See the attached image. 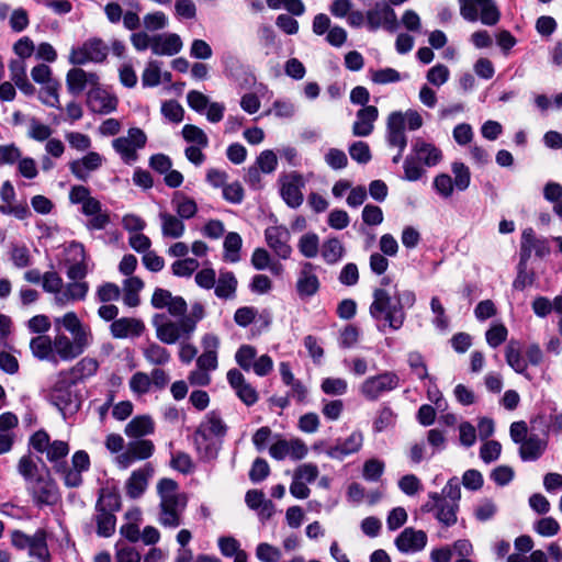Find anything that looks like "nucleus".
<instances>
[{"label":"nucleus","instance_id":"nucleus-1","mask_svg":"<svg viewBox=\"0 0 562 562\" xmlns=\"http://www.w3.org/2000/svg\"><path fill=\"white\" fill-rule=\"evenodd\" d=\"M205 317L204 305L195 302L191 305L187 316L171 321L164 313L155 314L151 318V325L155 328L157 339L166 345H173L181 341L179 358L183 363H190L198 355V349L192 344L187 342L193 336L198 323Z\"/></svg>","mask_w":562,"mask_h":562},{"label":"nucleus","instance_id":"nucleus-2","mask_svg":"<svg viewBox=\"0 0 562 562\" xmlns=\"http://www.w3.org/2000/svg\"><path fill=\"white\" fill-rule=\"evenodd\" d=\"M415 301L414 292L408 290L396 291L392 296L384 289H375L369 313L375 321H384L390 328L397 330L404 324L405 307H412Z\"/></svg>","mask_w":562,"mask_h":562},{"label":"nucleus","instance_id":"nucleus-3","mask_svg":"<svg viewBox=\"0 0 562 562\" xmlns=\"http://www.w3.org/2000/svg\"><path fill=\"white\" fill-rule=\"evenodd\" d=\"M461 487L457 477H451L441 493L430 492L428 501L422 506V512L434 513L436 519L445 527L457 524Z\"/></svg>","mask_w":562,"mask_h":562},{"label":"nucleus","instance_id":"nucleus-4","mask_svg":"<svg viewBox=\"0 0 562 562\" xmlns=\"http://www.w3.org/2000/svg\"><path fill=\"white\" fill-rule=\"evenodd\" d=\"M157 494L160 499L158 522L165 528L179 527L188 503L186 494L180 493L178 483L168 477L157 483Z\"/></svg>","mask_w":562,"mask_h":562},{"label":"nucleus","instance_id":"nucleus-5","mask_svg":"<svg viewBox=\"0 0 562 562\" xmlns=\"http://www.w3.org/2000/svg\"><path fill=\"white\" fill-rule=\"evenodd\" d=\"M423 126V117L415 110H407L406 112L394 111L390 113L386 121V142L389 146L396 147L397 154L393 157L392 161L398 164L402 159L403 153L407 146V137L405 128L408 131H417Z\"/></svg>","mask_w":562,"mask_h":562},{"label":"nucleus","instance_id":"nucleus-6","mask_svg":"<svg viewBox=\"0 0 562 562\" xmlns=\"http://www.w3.org/2000/svg\"><path fill=\"white\" fill-rule=\"evenodd\" d=\"M442 159L441 150L431 143L424 139H416L412 145V154L407 155L404 159V180L417 181L419 180L425 170L422 164L426 167H434Z\"/></svg>","mask_w":562,"mask_h":562},{"label":"nucleus","instance_id":"nucleus-7","mask_svg":"<svg viewBox=\"0 0 562 562\" xmlns=\"http://www.w3.org/2000/svg\"><path fill=\"white\" fill-rule=\"evenodd\" d=\"M72 382L69 381V373L61 371L50 389L49 400L64 415L75 413L80 408V400L72 391Z\"/></svg>","mask_w":562,"mask_h":562},{"label":"nucleus","instance_id":"nucleus-8","mask_svg":"<svg viewBox=\"0 0 562 562\" xmlns=\"http://www.w3.org/2000/svg\"><path fill=\"white\" fill-rule=\"evenodd\" d=\"M116 509H119L116 496L109 494L99 497L94 514L97 535L99 537L109 538L115 532L116 517L113 512Z\"/></svg>","mask_w":562,"mask_h":562},{"label":"nucleus","instance_id":"nucleus-9","mask_svg":"<svg viewBox=\"0 0 562 562\" xmlns=\"http://www.w3.org/2000/svg\"><path fill=\"white\" fill-rule=\"evenodd\" d=\"M146 142L147 136L143 130L131 127L126 136L112 140V147L126 165H132L138 159L137 150L144 148Z\"/></svg>","mask_w":562,"mask_h":562},{"label":"nucleus","instance_id":"nucleus-10","mask_svg":"<svg viewBox=\"0 0 562 562\" xmlns=\"http://www.w3.org/2000/svg\"><path fill=\"white\" fill-rule=\"evenodd\" d=\"M461 15L471 22L481 21L493 25L499 19V12L493 0H460Z\"/></svg>","mask_w":562,"mask_h":562},{"label":"nucleus","instance_id":"nucleus-11","mask_svg":"<svg viewBox=\"0 0 562 562\" xmlns=\"http://www.w3.org/2000/svg\"><path fill=\"white\" fill-rule=\"evenodd\" d=\"M400 378L393 371H385L381 374L367 378L360 385V394L368 401L379 400L385 392L398 387Z\"/></svg>","mask_w":562,"mask_h":562},{"label":"nucleus","instance_id":"nucleus-12","mask_svg":"<svg viewBox=\"0 0 562 562\" xmlns=\"http://www.w3.org/2000/svg\"><path fill=\"white\" fill-rule=\"evenodd\" d=\"M109 53L108 45L101 38H91L80 47L72 48L69 61L72 65H85L88 63H103Z\"/></svg>","mask_w":562,"mask_h":562},{"label":"nucleus","instance_id":"nucleus-13","mask_svg":"<svg viewBox=\"0 0 562 562\" xmlns=\"http://www.w3.org/2000/svg\"><path fill=\"white\" fill-rule=\"evenodd\" d=\"M91 342L85 341L80 338H69L64 333H57L53 339V347L55 353V363L61 361H71L81 356Z\"/></svg>","mask_w":562,"mask_h":562},{"label":"nucleus","instance_id":"nucleus-14","mask_svg":"<svg viewBox=\"0 0 562 562\" xmlns=\"http://www.w3.org/2000/svg\"><path fill=\"white\" fill-rule=\"evenodd\" d=\"M155 451V445L148 439L130 441L125 450L115 458L116 465L126 470L136 461L149 459Z\"/></svg>","mask_w":562,"mask_h":562},{"label":"nucleus","instance_id":"nucleus-15","mask_svg":"<svg viewBox=\"0 0 562 562\" xmlns=\"http://www.w3.org/2000/svg\"><path fill=\"white\" fill-rule=\"evenodd\" d=\"M265 240L268 247L280 259L286 260L292 255V247L290 245L291 233L283 225H273L265 229Z\"/></svg>","mask_w":562,"mask_h":562},{"label":"nucleus","instance_id":"nucleus-16","mask_svg":"<svg viewBox=\"0 0 562 562\" xmlns=\"http://www.w3.org/2000/svg\"><path fill=\"white\" fill-rule=\"evenodd\" d=\"M315 271L316 266L314 263L310 261L302 262L295 283L300 299H310L318 292L321 282Z\"/></svg>","mask_w":562,"mask_h":562},{"label":"nucleus","instance_id":"nucleus-17","mask_svg":"<svg viewBox=\"0 0 562 562\" xmlns=\"http://www.w3.org/2000/svg\"><path fill=\"white\" fill-rule=\"evenodd\" d=\"M155 308H167L173 317H184L188 311V304L182 296H173L170 291L157 288L150 300Z\"/></svg>","mask_w":562,"mask_h":562},{"label":"nucleus","instance_id":"nucleus-18","mask_svg":"<svg viewBox=\"0 0 562 562\" xmlns=\"http://www.w3.org/2000/svg\"><path fill=\"white\" fill-rule=\"evenodd\" d=\"M55 328L59 331L60 327L65 328L74 338H80L85 341H93V335L88 325H85L75 312H67L60 317L54 319Z\"/></svg>","mask_w":562,"mask_h":562},{"label":"nucleus","instance_id":"nucleus-19","mask_svg":"<svg viewBox=\"0 0 562 562\" xmlns=\"http://www.w3.org/2000/svg\"><path fill=\"white\" fill-rule=\"evenodd\" d=\"M30 492L34 502L40 505H54L59 498L55 482L48 477L38 476L31 482Z\"/></svg>","mask_w":562,"mask_h":562},{"label":"nucleus","instance_id":"nucleus-20","mask_svg":"<svg viewBox=\"0 0 562 562\" xmlns=\"http://www.w3.org/2000/svg\"><path fill=\"white\" fill-rule=\"evenodd\" d=\"M269 453L276 460H283L288 457L301 460L307 454V447L301 439H279L271 445Z\"/></svg>","mask_w":562,"mask_h":562},{"label":"nucleus","instance_id":"nucleus-21","mask_svg":"<svg viewBox=\"0 0 562 562\" xmlns=\"http://www.w3.org/2000/svg\"><path fill=\"white\" fill-rule=\"evenodd\" d=\"M532 252L538 257L543 258L550 254V247L546 239H539L536 237L532 228H526L521 235V266L527 265Z\"/></svg>","mask_w":562,"mask_h":562},{"label":"nucleus","instance_id":"nucleus-22","mask_svg":"<svg viewBox=\"0 0 562 562\" xmlns=\"http://www.w3.org/2000/svg\"><path fill=\"white\" fill-rule=\"evenodd\" d=\"M154 474V467L151 463H146L144 467L134 470L125 482L126 495L133 499L140 497L148 486V481Z\"/></svg>","mask_w":562,"mask_h":562},{"label":"nucleus","instance_id":"nucleus-23","mask_svg":"<svg viewBox=\"0 0 562 562\" xmlns=\"http://www.w3.org/2000/svg\"><path fill=\"white\" fill-rule=\"evenodd\" d=\"M227 381L245 405L251 406L257 403L259 398L258 392L246 381L244 374L239 370L231 369L227 372Z\"/></svg>","mask_w":562,"mask_h":562},{"label":"nucleus","instance_id":"nucleus-24","mask_svg":"<svg viewBox=\"0 0 562 562\" xmlns=\"http://www.w3.org/2000/svg\"><path fill=\"white\" fill-rule=\"evenodd\" d=\"M394 543L397 550L403 553L418 552L426 547L427 535L423 530L407 527L396 537Z\"/></svg>","mask_w":562,"mask_h":562},{"label":"nucleus","instance_id":"nucleus-25","mask_svg":"<svg viewBox=\"0 0 562 562\" xmlns=\"http://www.w3.org/2000/svg\"><path fill=\"white\" fill-rule=\"evenodd\" d=\"M362 445L363 434L355 430L346 439L337 440L336 445L329 447L325 452L331 459L342 460L347 456L358 452Z\"/></svg>","mask_w":562,"mask_h":562},{"label":"nucleus","instance_id":"nucleus-26","mask_svg":"<svg viewBox=\"0 0 562 562\" xmlns=\"http://www.w3.org/2000/svg\"><path fill=\"white\" fill-rule=\"evenodd\" d=\"M280 192L283 201L290 207H299L303 202V194L301 192V187L303 186V182L301 176L293 172L291 175L282 177L280 179Z\"/></svg>","mask_w":562,"mask_h":562},{"label":"nucleus","instance_id":"nucleus-27","mask_svg":"<svg viewBox=\"0 0 562 562\" xmlns=\"http://www.w3.org/2000/svg\"><path fill=\"white\" fill-rule=\"evenodd\" d=\"M87 103L92 112L109 114L116 110L119 100L109 91L101 88H94L88 92Z\"/></svg>","mask_w":562,"mask_h":562},{"label":"nucleus","instance_id":"nucleus-28","mask_svg":"<svg viewBox=\"0 0 562 562\" xmlns=\"http://www.w3.org/2000/svg\"><path fill=\"white\" fill-rule=\"evenodd\" d=\"M194 446L199 457L203 461H212L217 458L222 447V440L201 430H195L193 435Z\"/></svg>","mask_w":562,"mask_h":562},{"label":"nucleus","instance_id":"nucleus-29","mask_svg":"<svg viewBox=\"0 0 562 562\" xmlns=\"http://www.w3.org/2000/svg\"><path fill=\"white\" fill-rule=\"evenodd\" d=\"M103 164V157L97 151H89L80 159L69 162L71 173L81 181H87L89 173L98 170Z\"/></svg>","mask_w":562,"mask_h":562},{"label":"nucleus","instance_id":"nucleus-30","mask_svg":"<svg viewBox=\"0 0 562 562\" xmlns=\"http://www.w3.org/2000/svg\"><path fill=\"white\" fill-rule=\"evenodd\" d=\"M379 111L374 105H367L357 112L352 125V134L358 137L369 136L374 130V122L378 120Z\"/></svg>","mask_w":562,"mask_h":562},{"label":"nucleus","instance_id":"nucleus-31","mask_svg":"<svg viewBox=\"0 0 562 562\" xmlns=\"http://www.w3.org/2000/svg\"><path fill=\"white\" fill-rule=\"evenodd\" d=\"M89 284L86 281H70L63 283L60 292L54 297L55 304L65 306L76 301H83L88 294Z\"/></svg>","mask_w":562,"mask_h":562},{"label":"nucleus","instance_id":"nucleus-32","mask_svg":"<svg viewBox=\"0 0 562 562\" xmlns=\"http://www.w3.org/2000/svg\"><path fill=\"white\" fill-rule=\"evenodd\" d=\"M144 329V323L134 317H122L115 319L110 326L111 335L119 339L127 338L130 336L139 337Z\"/></svg>","mask_w":562,"mask_h":562},{"label":"nucleus","instance_id":"nucleus-33","mask_svg":"<svg viewBox=\"0 0 562 562\" xmlns=\"http://www.w3.org/2000/svg\"><path fill=\"white\" fill-rule=\"evenodd\" d=\"M247 506L256 510L261 520H268L274 513V505L270 499H267L265 493L259 490H249L245 495Z\"/></svg>","mask_w":562,"mask_h":562},{"label":"nucleus","instance_id":"nucleus-34","mask_svg":"<svg viewBox=\"0 0 562 562\" xmlns=\"http://www.w3.org/2000/svg\"><path fill=\"white\" fill-rule=\"evenodd\" d=\"M371 30L379 26H393L396 22L394 10L386 3H376L367 15Z\"/></svg>","mask_w":562,"mask_h":562},{"label":"nucleus","instance_id":"nucleus-35","mask_svg":"<svg viewBox=\"0 0 562 562\" xmlns=\"http://www.w3.org/2000/svg\"><path fill=\"white\" fill-rule=\"evenodd\" d=\"M69 200L72 204H81L82 214H91L99 210V200L91 196L89 188L85 186L71 187Z\"/></svg>","mask_w":562,"mask_h":562},{"label":"nucleus","instance_id":"nucleus-36","mask_svg":"<svg viewBox=\"0 0 562 562\" xmlns=\"http://www.w3.org/2000/svg\"><path fill=\"white\" fill-rule=\"evenodd\" d=\"M29 555L37 559L40 562H49L50 553L47 546V532L44 529H37L30 539L27 547Z\"/></svg>","mask_w":562,"mask_h":562},{"label":"nucleus","instance_id":"nucleus-37","mask_svg":"<svg viewBox=\"0 0 562 562\" xmlns=\"http://www.w3.org/2000/svg\"><path fill=\"white\" fill-rule=\"evenodd\" d=\"M547 448V441L538 435H530L519 448V457L522 461L538 460Z\"/></svg>","mask_w":562,"mask_h":562},{"label":"nucleus","instance_id":"nucleus-38","mask_svg":"<svg viewBox=\"0 0 562 562\" xmlns=\"http://www.w3.org/2000/svg\"><path fill=\"white\" fill-rule=\"evenodd\" d=\"M30 349L32 355L42 361L55 363L53 339L47 335H38L31 339Z\"/></svg>","mask_w":562,"mask_h":562},{"label":"nucleus","instance_id":"nucleus-39","mask_svg":"<svg viewBox=\"0 0 562 562\" xmlns=\"http://www.w3.org/2000/svg\"><path fill=\"white\" fill-rule=\"evenodd\" d=\"M155 430V424L150 416L140 415L131 419L124 429V432L130 438H142L144 436L153 434Z\"/></svg>","mask_w":562,"mask_h":562},{"label":"nucleus","instance_id":"nucleus-40","mask_svg":"<svg viewBox=\"0 0 562 562\" xmlns=\"http://www.w3.org/2000/svg\"><path fill=\"white\" fill-rule=\"evenodd\" d=\"M237 279L232 271H221L215 281L214 293L218 299H234L237 290Z\"/></svg>","mask_w":562,"mask_h":562},{"label":"nucleus","instance_id":"nucleus-41","mask_svg":"<svg viewBox=\"0 0 562 562\" xmlns=\"http://www.w3.org/2000/svg\"><path fill=\"white\" fill-rule=\"evenodd\" d=\"M505 359L507 364L518 374L528 378V362L522 358L518 341L510 340L505 349Z\"/></svg>","mask_w":562,"mask_h":562},{"label":"nucleus","instance_id":"nucleus-42","mask_svg":"<svg viewBox=\"0 0 562 562\" xmlns=\"http://www.w3.org/2000/svg\"><path fill=\"white\" fill-rule=\"evenodd\" d=\"M198 430L215 436L218 439H223L226 435L227 427L223 422L218 413L212 411L207 413L204 419L200 423Z\"/></svg>","mask_w":562,"mask_h":562},{"label":"nucleus","instance_id":"nucleus-43","mask_svg":"<svg viewBox=\"0 0 562 562\" xmlns=\"http://www.w3.org/2000/svg\"><path fill=\"white\" fill-rule=\"evenodd\" d=\"M198 430L215 436L218 439H223L226 435L227 427L223 422L218 413L212 411L207 413L204 419L200 423Z\"/></svg>","mask_w":562,"mask_h":562},{"label":"nucleus","instance_id":"nucleus-44","mask_svg":"<svg viewBox=\"0 0 562 562\" xmlns=\"http://www.w3.org/2000/svg\"><path fill=\"white\" fill-rule=\"evenodd\" d=\"M159 218L161 222V233L164 237L177 239L184 234L186 227L182 218L166 212L160 213Z\"/></svg>","mask_w":562,"mask_h":562},{"label":"nucleus","instance_id":"nucleus-45","mask_svg":"<svg viewBox=\"0 0 562 562\" xmlns=\"http://www.w3.org/2000/svg\"><path fill=\"white\" fill-rule=\"evenodd\" d=\"M346 249L342 243L336 238H328L321 246V255L327 265H335L342 259Z\"/></svg>","mask_w":562,"mask_h":562},{"label":"nucleus","instance_id":"nucleus-46","mask_svg":"<svg viewBox=\"0 0 562 562\" xmlns=\"http://www.w3.org/2000/svg\"><path fill=\"white\" fill-rule=\"evenodd\" d=\"M142 352L146 361L153 366H165L171 359L170 352L157 342H148Z\"/></svg>","mask_w":562,"mask_h":562},{"label":"nucleus","instance_id":"nucleus-47","mask_svg":"<svg viewBox=\"0 0 562 562\" xmlns=\"http://www.w3.org/2000/svg\"><path fill=\"white\" fill-rule=\"evenodd\" d=\"M171 203L178 216L182 220H189L193 217L198 211V206L194 200L179 191L173 193Z\"/></svg>","mask_w":562,"mask_h":562},{"label":"nucleus","instance_id":"nucleus-48","mask_svg":"<svg viewBox=\"0 0 562 562\" xmlns=\"http://www.w3.org/2000/svg\"><path fill=\"white\" fill-rule=\"evenodd\" d=\"M182 47L180 37H154L151 50L159 56H171L177 54Z\"/></svg>","mask_w":562,"mask_h":562},{"label":"nucleus","instance_id":"nucleus-49","mask_svg":"<svg viewBox=\"0 0 562 562\" xmlns=\"http://www.w3.org/2000/svg\"><path fill=\"white\" fill-rule=\"evenodd\" d=\"M297 249L304 258H315L321 250L318 235L313 232L302 235L297 241Z\"/></svg>","mask_w":562,"mask_h":562},{"label":"nucleus","instance_id":"nucleus-50","mask_svg":"<svg viewBox=\"0 0 562 562\" xmlns=\"http://www.w3.org/2000/svg\"><path fill=\"white\" fill-rule=\"evenodd\" d=\"M70 247L77 254L80 255L81 260L68 267L67 277L71 281H83V279L86 278V276L88 273V268L85 262V257H86L85 248L82 245L76 244V243L71 244Z\"/></svg>","mask_w":562,"mask_h":562},{"label":"nucleus","instance_id":"nucleus-51","mask_svg":"<svg viewBox=\"0 0 562 562\" xmlns=\"http://www.w3.org/2000/svg\"><path fill=\"white\" fill-rule=\"evenodd\" d=\"M98 369L99 362L94 358L86 357L78 361L68 373L82 380L94 375Z\"/></svg>","mask_w":562,"mask_h":562},{"label":"nucleus","instance_id":"nucleus-52","mask_svg":"<svg viewBox=\"0 0 562 562\" xmlns=\"http://www.w3.org/2000/svg\"><path fill=\"white\" fill-rule=\"evenodd\" d=\"M241 237L238 233L231 232L224 239V258L229 262L239 260V250L241 248Z\"/></svg>","mask_w":562,"mask_h":562},{"label":"nucleus","instance_id":"nucleus-53","mask_svg":"<svg viewBox=\"0 0 562 562\" xmlns=\"http://www.w3.org/2000/svg\"><path fill=\"white\" fill-rule=\"evenodd\" d=\"M370 79L375 85L394 83L402 80V75L394 68L370 69Z\"/></svg>","mask_w":562,"mask_h":562},{"label":"nucleus","instance_id":"nucleus-54","mask_svg":"<svg viewBox=\"0 0 562 562\" xmlns=\"http://www.w3.org/2000/svg\"><path fill=\"white\" fill-rule=\"evenodd\" d=\"M86 71L81 68H71L66 76L68 91L79 94L86 89Z\"/></svg>","mask_w":562,"mask_h":562},{"label":"nucleus","instance_id":"nucleus-55","mask_svg":"<svg viewBox=\"0 0 562 562\" xmlns=\"http://www.w3.org/2000/svg\"><path fill=\"white\" fill-rule=\"evenodd\" d=\"M257 358V350L254 346L241 345L235 353V361L245 371H250Z\"/></svg>","mask_w":562,"mask_h":562},{"label":"nucleus","instance_id":"nucleus-56","mask_svg":"<svg viewBox=\"0 0 562 562\" xmlns=\"http://www.w3.org/2000/svg\"><path fill=\"white\" fill-rule=\"evenodd\" d=\"M45 453L47 460L55 465H57V463H66L63 459L69 453V446L66 441L55 440L49 443Z\"/></svg>","mask_w":562,"mask_h":562},{"label":"nucleus","instance_id":"nucleus-57","mask_svg":"<svg viewBox=\"0 0 562 562\" xmlns=\"http://www.w3.org/2000/svg\"><path fill=\"white\" fill-rule=\"evenodd\" d=\"M385 464L382 460L376 458L369 459L364 462L362 469V476L369 482H376L382 476Z\"/></svg>","mask_w":562,"mask_h":562},{"label":"nucleus","instance_id":"nucleus-58","mask_svg":"<svg viewBox=\"0 0 562 562\" xmlns=\"http://www.w3.org/2000/svg\"><path fill=\"white\" fill-rule=\"evenodd\" d=\"M182 136L188 143L196 144L200 147H207L209 138L204 131L195 125L186 124L182 127Z\"/></svg>","mask_w":562,"mask_h":562},{"label":"nucleus","instance_id":"nucleus-59","mask_svg":"<svg viewBox=\"0 0 562 562\" xmlns=\"http://www.w3.org/2000/svg\"><path fill=\"white\" fill-rule=\"evenodd\" d=\"M199 267L200 263L195 258H183L171 265V271L177 277L188 278L191 277Z\"/></svg>","mask_w":562,"mask_h":562},{"label":"nucleus","instance_id":"nucleus-60","mask_svg":"<svg viewBox=\"0 0 562 562\" xmlns=\"http://www.w3.org/2000/svg\"><path fill=\"white\" fill-rule=\"evenodd\" d=\"M10 259L15 268L22 269L31 265V254L25 245L13 244L10 249Z\"/></svg>","mask_w":562,"mask_h":562},{"label":"nucleus","instance_id":"nucleus-61","mask_svg":"<svg viewBox=\"0 0 562 562\" xmlns=\"http://www.w3.org/2000/svg\"><path fill=\"white\" fill-rule=\"evenodd\" d=\"M407 363L412 372L419 379L425 380L428 375V369L423 355L418 351H411L407 355Z\"/></svg>","mask_w":562,"mask_h":562},{"label":"nucleus","instance_id":"nucleus-62","mask_svg":"<svg viewBox=\"0 0 562 562\" xmlns=\"http://www.w3.org/2000/svg\"><path fill=\"white\" fill-rule=\"evenodd\" d=\"M281 557V550L268 542H260L256 547V558L261 562H279Z\"/></svg>","mask_w":562,"mask_h":562},{"label":"nucleus","instance_id":"nucleus-63","mask_svg":"<svg viewBox=\"0 0 562 562\" xmlns=\"http://www.w3.org/2000/svg\"><path fill=\"white\" fill-rule=\"evenodd\" d=\"M321 389L327 395H344L347 393L348 383L342 378H326L322 381Z\"/></svg>","mask_w":562,"mask_h":562},{"label":"nucleus","instance_id":"nucleus-64","mask_svg":"<svg viewBox=\"0 0 562 562\" xmlns=\"http://www.w3.org/2000/svg\"><path fill=\"white\" fill-rule=\"evenodd\" d=\"M140 559L142 555L135 548L120 541L115 544L116 562H140Z\"/></svg>","mask_w":562,"mask_h":562}]
</instances>
